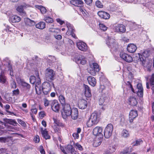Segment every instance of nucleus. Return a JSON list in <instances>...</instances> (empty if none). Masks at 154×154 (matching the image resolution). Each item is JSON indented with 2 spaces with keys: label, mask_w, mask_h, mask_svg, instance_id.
<instances>
[{
  "label": "nucleus",
  "mask_w": 154,
  "mask_h": 154,
  "mask_svg": "<svg viewBox=\"0 0 154 154\" xmlns=\"http://www.w3.org/2000/svg\"><path fill=\"white\" fill-rule=\"evenodd\" d=\"M142 142L143 141L141 140H137L135 142H134L133 143V145L134 146H137L140 145V144L142 143Z\"/></svg>",
  "instance_id": "nucleus-51"
},
{
  "label": "nucleus",
  "mask_w": 154,
  "mask_h": 154,
  "mask_svg": "<svg viewBox=\"0 0 154 154\" xmlns=\"http://www.w3.org/2000/svg\"><path fill=\"white\" fill-rule=\"evenodd\" d=\"M70 116L73 120L77 119L78 116V112L77 108L73 109L71 111Z\"/></svg>",
  "instance_id": "nucleus-23"
},
{
  "label": "nucleus",
  "mask_w": 154,
  "mask_h": 154,
  "mask_svg": "<svg viewBox=\"0 0 154 154\" xmlns=\"http://www.w3.org/2000/svg\"><path fill=\"white\" fill-rule=\"evenodd\" d=\"M87 80L89 84L92 86H94L96 84L95 79L92 76H89L87 78Z\"/></svg>",
  "instance_id": "nucleus-25"
},
{
  "label": "nucleus",
  "mask_w": 154,
  "mask_h": 154,
  "mask_svg": "<svg viewBox=\"0 0 154 154\" xmlns=\"http://www.w3.org/2000/svg\"><path fill=\"white\" fill-rule=\"evenodd\" d=\"M38 78H39L38 76L37 79H36V77L34 76H30L29 78L30 83L32 84H34V83L35 84L36 82L37 81Z\"/></svg>",
  "instance_id": "nucleus-40"
},
{
  "label": "nucleus",
  "mask_w": 154,
  "mask_h": 154,
  "mask_svg": "<svg viewBox=\"0 0 154 154\" xmlns=\"http://www.w3.org/2000/svg\"><path fill=\"white\" fill-rule=\"evenodd\" d=\"M137 48L136 45L133 44H129L127 47V50L128 51L131 53L135 52Z\"/></svg>",
  "instance_id": "nucleus-24"
},
{
  "label": "nucleus",
  "mask_w": 154,
  "mask_h": 154,
  "mask_svg": "<svg viewBox=\"0 0 154 154\" xmlns=\"http://www.w3.org/2000/svg\"><path fill=\"white\" fill-rule=\"evenodd\" d=\"M6 81V77L3 74L0 73V83L4 84Z\"/></svg>",
  "instance_id": "nucleus-43"
},
{
  "label": "nucleus",
  "mask_w": 154,
  "mask_h": 154,
  "mask_svg": "<svg viewBox=\"0 0 154 154\" xmlns=\"http://www.w3.org/2000/svg\"><path fill=\"white\" fill-rule=\"evenodd\" d=\"M19 94V90L18 89L13 91V95L17 96Z\"/></svg>",
  "instance_id": "nucleus-56"
},
{
  "label": "nucleus",
  "mask_w": 154,
  "mask_h": 154,
  "mask_svg": "<svg viewBox=\"0 0 154 154\" xmlns=\"http://www.w3.org/2000/svg\"><path fill=\"white\" fill-rule=\"evenodd\" d=\"M99 114L97 112H94L91 114L90 119L97 124L99 122Z\"/></svg>",
  "instance_id": "nucleus-17"
},
{
  "label": "nucleus",
  "mask_w": 154,
  "mask_h": 154,
  "mask_svg": "<svg viewBox=\"0 0 154 154\" xmlns=\"http://www.w3.org/2000/svg\"><path fill=\"white\" fill-rule=\"evenodd\" d=\"M121 135L123 137L126 138L129 136L130 134L128 131L126 129H123Z\"/></svg>",
  "instance_id": "nucleus-34"
},
{
  "label": "nucleus",
  "mask_w": 154,
  "mask_h": 154,
  "mask_svg": "<svg viewBox=\"0 0 154 154\" xmlns=\"http://www.w3.org/2000/svg\"><path fill=\"white\" fill-rule=\"evenodd\" d=\"M55 73L53 70L50 69H46L45 76L47 80L51 82L54 79Z\"/></svg>",
  "instance_id": "nucleus-7"
},
{
  "label": "nucleus",
  "mask_w": 154,
  "mask_h": 154,
  "mask_svg": "<svg viewBox=\"0 0 154 154\" xmlns=\"http://www.w3.org/2000/svg\"><path fill=\"white\" fill-rule=\"evenodd\" d=\"M96 125L92 120L90 119L87 123V125L88 127H90L94 125Z\"/></svg>",
  "instance_id": "nucleus-48"
},
{
  "label": "nucleus",
  "mask_w": 154,
  "mask_h": 154,
  "mask_svg": "<svg viewBox=\"0 0 154 154\" xmlns=\"http://www.w3.org/2000/svg\"><path fill=\"white\" fill-rule=\"evenodd\" d=\"M128 101L130 105L132 106H135L137 103V100L134 97H130L128 99Z\"/></svg>",
  "instance_id": "nucleus-27"
},
{
  "label": "nucleus",
  "mask_w": 154,
  "mask_h": 154,
  "mask_svg": "<svg viewBox=\"0 0 154 154\" xmlns=\"http://www.w3.org/2000/svg\"><path fill=\"white\" fill-rule=\"evenodd\" d=\"M56 21L57 23H59L60 25H62L65 22L64 21L61 20L60 18H57L56 19Z\"/></svg>",
  "instance_id": "nucleus-62"
},
{
  "label": "nucleus",
  "mask_w": 154,
  "mask_h": 154,
  "mask_svg": "<svg viewBox=\"0 0 154 154\" xmlns=\"http://www.w3.org/2000/svg\"><path fill=\"white\" fill-rule=\"evenodd\" d=\"M96 5L97 7L99 8H102L103 7V5L98 0L96 2Z\"/></svg>",
  "instance_id": "nucleus-53"
},
{
  "label": "nucleus",
  "mask_w": 154,
  "mask_h": 154,
  "mask_svg": "<svg viewBox=\"0 0 154 154\" xmlns=\"http://www.w3.org/2000/svg\"><path fill=\"white\" fill-rule=\"evenodd\" d=\"M109 99L106 96V93L102 94L100 97L99 100V104L100 105H102V109H105L106 106V105L109 102Z\"/></svg>",
  "instance_id": "nucleus-4"
},
{
  "label": "nucleus",
  "mask_w": 154,
  "mask_h": 154,
  "mask_svg": "<svg viewBox=\"0 0 154 154\" xmlns=\"http://www.w3.org/2000/svg\"><path fill=\"white\" fill-rule=\"evenodd\" d=\"M43 89V87L41 86L40 79L39 78H38L35 86V89L37 94H40Z\"/></svg>",
  "instance_id": "nucleus-11"
},
{
  "label": "nucleus",
  "mask_w": 154,
  "mask_h": 154,
  "mask_svg": "<svg viewBox=\"0 0 154 154\" xmlns=\"http://www.w3.org/2000/svg\"><path fill=\"white\" fill-rule=\"evenodd\" d=\"M126 85L130 88L132 91L134 93H137V95L140 97H142L143 95V89L142 85L141 83H138L137 85V88L134 90L131 83L128 81L126 83Z\"/></svg>",
  "instance_id": "nucleus-2"
},
{
  "label": "nucleus",
  "mask_w": 154,
  "mask_h": 154,
  "mask_svg": "<svg viewBox=\"0 0 154 154\" xmlns=\"http://www.w3.org/2000/svg\"><path fill=\"white\" fill-rule=\"evenodd\" d=\"M71 4L78 7H81L83 3L82 0H71L70 1Z\"/></svg>",
  "instance_id": "nucleus-26"
},
{
  "label": "nucleus",
  "mask_w": 154,
  "mask_h": 154,
  "mask_svg": "<svg viewBox=\"0 0 154 154\" xmlns=\"http://www.w3.org/2000/svg\"><path fill=\"white\" fill-rule=\"evenodd\" d=\"M131 29H132V30L135 29H136V28L137 27V25L135 23H133L131 25Z\"/></svg>",
  "instance_id": "nucleus-64"
},
{
  "label": "nucleus",
  "mask_w": 154,
  "mask_h": 154,
  "mask_svg": "<svg viewBox=\"0 0 154 154\" xmlns=\"http://www.w3.org/2000/svg\"><path fill=\"white\" fill-rule=\"evenodd\" d=\"M5 99L7 101L10 102H11L12 101V98L8 95L5 96Z\"/></svg>",
  "instance_id": "nucleus-57"
},
{
  "label": "nucleus",
  "mask_w": 154,
  "mask_h": 154,
  "mask_svg": "<svg viewBox=\"0 0 154 154\" xmlns=\"http://www.w3.org/2000/svg\"><path fill=\"white\" fill-rule=\"evenodd\" d=\"M85 96L86 98V99L87 100H89L91 96V91H85Z\"/></svg>",
  "instance_id": "nucleus-50"
},
{
  "label": "nucleus",
  "mask_w": 154,
  "mask_h": 154,
  "mask_svg": "<svg viewBox=\"0 0 154 154\" xmlns=\"http://www.w3.org/2000/svg\"><path fill=\"white\" fill-rule=\"evenodd\" d=\"M99 26L100 29L103 31H105L107 29V27L102 23H100Z\"/></svg>",
  "instance_id": "nucleus-52"
},
{
  "label": "nucleus",
  "mask_w": 154,
  "mask_h": 154,
  "mask_svg": "<svg viewBox=\"0 0 154 154\" xmlns=\"http://www.w3.org/2000/svg\"><path fill=\"white\" fill-rule=\"evenodd\" d=\"M105 89V87L104 85H101L100 88V91H101L102 94H104Z\"/></svg>",
  "instance_id": "nucleus-61"
},
{
  "label": "nucleus",
  "mask_w": 154,
  "mask_h": 154,
  "mask_svg": "<svg viewBox=\"0 0 154 154\" xmlns=\"http://www.w3.org/2000/svg\"><path fill=\"white\" fill-rule=\"evenodd\" d=\"M43 85L44 87H43L42 92L45 95H47L49 93L51 90L52 85L54 87L53 82L51 83V84L49 82H46Z\"/></svg>",
  "instance_id": "nucleus-9"
},
{
  "label": "nucleus",
  "mask_w": 154,
  "mask_h": 154,
  "mask_svg": "<svg viewBox=\"0 0 154 154\" xmlns=\"http://www.w3.org/2000/svg\"><path fill=\"white\" fill-rule=\"evenodd\" d=\"M51 109L53 111L56 112H59L60 105L57 100H51Z\"/></svg>",
  "instance_id": "nucleus-8"
},
{
  "label": "nucleus",
  "mask_w": 154,
  "mask_h": 154,
  "mask_svg": "<svg viewBox=\"0 0 154 154\" xmlns=\"http://www.w3.org/2000/svg\"><path fill=\"white\" fill-rule=\"evenodd\" d=\"M6 122L9 124L14 125H16L17 123L15 120L12 119H7Z\"/></svg>",
  "instance_id": "nucleus-47"
},
{
  "label": "nucleus",
  "mask_w": 154,
  "mask_h": 154,
  "mask_svg": "<svg viewBox=\"0 0 154 154\" xmlns=\"http://www.w3.org/2000/svg\"><path fill=\"white\" fill-rule=\"evenodd\" d=\"M87 104V102L86 100L82 99L79 101L78 105L79 109H84L86 108Z\"/></svg>",
  "instance_id": "nucleus-20"
},
{
  "label": "nucleus",
  "mask_w": 154,
  "mask_h": 154,
  "mask_svg": "<svg viewBox=\"0 0 154 154\" xmlns=\"http://www.w3.org/2000/svg\"><path fill=\"white\" fill-rule=\"evenodd\" d=\"M35 25L36 28L40 29H43L45 27V23L43 22H40Z\"/></svg>",
  "instance_id": "nucleus-29"
},
{
  "label": "nucleus",
  "mask_w": 154,
  "mask_h": 154,
  "mask_svg": "<svg viewBox=\"0 0 154 154\" xmlns=\"http://www.w3.org/2000/svg\"><path fill=\"white\" fill-rule=\"evenodd\" d=\"M44 19L46 22L48 23H52L54 21L53 19L48 16H45Z\"/></svg>",
  "instance_id": "nucleus-39"
},
{
  "label": "nucleus",
  "mask_w": 154,
  "mask_h": 154,
  "mask_svg": "<svg viewBox=\"0 0 154 154\" xmlns=\"http://www.w3.org/2000/svg\"><path fill=\"white\" fill-rule=\"evenodd\" d=\"M150 85L151 87V89L152 91H154V74H152L150 79Z\"/></svg>",
  "instance_id": "nucleus-42"
},
{
  "label": "nucleus",
  "mask_w": 154,
  "mask_h": 154,
  "mask_svg": "<svg viewBox=\"0 0 154 154\" xmlns=\"http://www.w3.org/2000/svg\"><path fill=\"white\" fill-rule=\"evenodd\" d=\"M138 116L137 111L136 110H131L129 113V116L135 118Z\"/></svg>",
  "instance_id": "nucleus-37"
},
{
  "label": "nucleus",
  "mask_w": 154,
  "mask_h": 154,
  "mask_svg": "<svg viewBox=\"0 0 154 154\" xmlns=\"http://www.w3.org/2000/svg\"><path fill=\"white\" fill-rule=\"evenodd\" d=\"M83 87L85 90V92L91 91L90 88L88 85L84 84L83 85Z\"/></svg>",
  "instance_id": "nucleus-60"
},
{
  "label": "nucleus",
  "mask_w": 154,
  "mask_h": 154,
  "mask_svg": "<svg viewBox=\"0 0 154 154\" xmlns=\"http://www.w3.org/2000/svg\"><path fill=\"white\" fill-rule=\"evenodd\" d=\"M75 61L77 63L81 64L82 65H85L87 62L85 57L82 55H79L75 58Z\"/></svg>",
  "instance_id": "nucleus-14"
},
{
  "label": "nucleus",
  "mask_w": 154,
  "mask_h": 154,
  "mask_svg": "<svg viewBox=\"0 0 154 154\" xmlns=\"http://www.w3.org/2000/svg\"><path fill=\"white\" fill-rule=\"evenodd\" d=\"M62 111L61 112L62 117L63 119H66L67 117L70 116V113L72 109L70 105L68 104L62 106Z\"/></svg>",
  "instance_id": "nucleus-3"
},
{
  "label": "nucleus",
  "mask_w": 154,
  "mask_h": 154,
  "mask_svg": "<svg viewBox=\"0 0 154 154\" xmlns=\"http://www.w3.org/2000/svg\"><path fill=\"white\" fill-rule=\"evenodd\" d=\"M21 84L22 86L27 88L29 91L31 88L30 85L24 81H21Z\"/></svg>",
  "instance_id": "nucleus-41"
},
{
  "label": "nucleus",
  "mask_w": 154,
  "mask_h": 154,
  "mask_svg": "<svg viewBox=\"0 0 154 154\" xmlns=\"http://www.w3.org/2000/svg\"><path fill=\"white\" fill-rule=\"evenodd\" d=\"M35 7L37 9H39L42 14H45L47 10L44 7L41 5H35Z\"/></svg>",
  "instance_id": "nucleus-35"
},
{
  "label": "nucleus",
  "mask_w": 154,
  "mask_h": 154,
  "mask_svg": "<svg viewBox=\"0 0 154 154\" xmlns=\"http://www.w3.org/2000/svg\"><path fill=\"white\" fill-rule=\"evenodd\" d=\"M134 60H136L137 62H139L140 63L145 67L146 68L147 70L150 71V68L152 65V62L151 60H148L147 61V58L142 55L138 54V57L136 56L134 58Z\"/></svg>",
  "instance_id": "nucleus-1"
},
{
  "label": "nucleus",
  "mask_w": 154,
  "mask_h": 154,
  "mask_svg": "<svg viewBox=\"0 0 154 154\" xmlns=\"http://www.w3.org/2000/svg\"><path fill=\"white\" fill-rule=\"evenodd\" d=\"M7 130L9 131L10 132H14L15 131L14 130H16L17 128L16 127H13L11 125H8V127L7 128Z\"/></svg>",
  "instance_id": "nucleus-49"
},
{
  "label": "nucleus",
  "mask_w": 154,
  "mask_h": 154,
  "mask_svg": "<svg viewBox=\"0 0 154 154\" xmlns=\"http://www.w3.org/2000/svg\"><path fill=\"white\" fill-rule=\"evenodd\" d=\"M34 140L35 143H38L40 140L39 137L38 135H36L34 137Z\"/></svg>",
  "instance_id": "nucleus-58"
},
{
  "label": "nucleus",
  "mask_w": 154,
  "mask_h": 154,
  "mask_svg": "<svg viewBox=\"0 0 154 154\" xmlns=\"http://www.w3.org/2000/svg\"><path fill=\"white\" fill-rule=\"evenodd\" d=\"M3 62L4 63V64L5 66H6L8 68V70L10 71V75H11V71H12V68L11 64V63L10 60L8 58L6 57L3 60Z\"/></svg>",
  "instance_id": "nucleus-21"
},
{
  "label": "nucleus",
  "mask_w": 154,
  "mask_h": 154,
  "mask_svg": "<svg viewBox=\"0 0 154 154\" xmlns=\"http://www.w3.org/2000/svg\"><path fill=\"white\" fill-rule=\"evenodd\" d=\"M82 13L83 16H84V17H85V18H86L87 17H88V13L86 11V10H82Z\"/></svg>",
  "instance_id": "nucleus-55"
},
{
  "label": "nucleus",
  "mask_w": 154,
  "mask_h": 154,
  "mask_svg": "<svg viewBox=\"0 0 154 154\" xmlns=\"http://www.w3.org/2000/svg\"><path fill=\"white\" fill-rule=\"evenodd\" d=\"M10 19L11 21L13 23H18L21 20L20 17L17 15H14L11 17Z\"/></svg>",
  "instance_id": "nucleus-28"
},
{
  "label": "nucleus",
  "mask_w": 154,
  "mask_h": 154,
  "mask_svg": "<svg viewBox=\"0 0 154 154\" xmlns=\"http://www.w3.org/2000/svg\"><path fill=\"white\" fill-rule=\"evenodd\" d=\"M9 138V137H0V143H3L8 142V139Z\"/></svg>",
  "instance_id": "nucleus-44"
},
{
  "label": "nucleus",
  "mask_w": 154,
  "mask_h": 154,
  "mask_svg": "<svg viewBox=\"0 0 154 154\" xmlns=\"http://www.w3.org/2000/svg\"><path fill=\"white\" fill-rule=\"evenodd\" d=\"M113 130V127L111 124H108L105 128L104 132V137L108 138L112 135Z\"/></svg>",
  "instance_id": "nucleus-5"
},
{
  "label": "nucleus",
  "mask_w": 154,
  "mask_h": 154,
  "mask_svg": "<svg viewBox=\"0 0 154 154\" xmlns=\"http://www.w3.org/2000/svg\"><path fill=\"white\" fill-rule=\"evenodd\" d=\"M114 29L115 31L117 32H124L126 30L125 26L123 25L120 24L115 25Z\"/></svg>",
  "instance_id": "nucleus-15"
},
{
  "label": "nucleus",
  "mask_w": 154,
  "mask_h": 154,
  "mask_svg": "<svg viewBox=\"0 0 154 154\" xmlns=\"http://www.w3.org/2000/svg\"><path fill=\"white\" fill-rule=\"evenodd\" d=\"M51 101L45 99L44 101V105L45 106H48L49 104L51 105Z\"/></svg>",
  "instance_id": "nucleus-59"
},
{
  "label": "nucleus",
  "mask_w": 154,
  "mask_h": 154,
  "mask_svg": "<svg viewBox=\"0 0 154 154\" xmlns=\"http://www.w3.org/2000/svg\"><path fill=\"white\" fill-rule=\"evenodd\" d=\"M120 123L122 126H128L127 120L124 116H121Z\"/></svg>",
  "instance_id": "nucleus-30"
},
{
  "label": "nucleus",
  "mask_w": 154,
  "mask_h": 154,
  "mask_svg": "<svg viewBox=\"0 0 154 154\" xmlns=\"http://www.w3.org/2000/svg\"><path fill=\"white\" fill-rule=\"evenodd\" d=\"M28 6V5L27 4L23 3L22 5L18 6L17 8V10L19 13L20 15L25 16L26 15V14L24 9L27 8Z\"/></svg>",
  "instance_id": "nucleus-10"
},
{
  "label": "nucleus",
  "mask_w": 154,
  "mask_h": 154,
  "mask_svg": "<svg viewBox=\"0 0 154 154\" xmlns=\"http://www.w3.org/2000/svg\"><path fill=\"white\" fill-rule=\"evenodd\" d=\"M76 45L78 48L81 51H86L88 50V46L86 44L83 42H78Z\"/></svg>",
  "instance_id": "nucleus-13"
},
{
  "label": "nucleus",
  "mask_w": 154,
  "mask_h": 154,
  "mask_svg": "<svg viewBox=\"0 0 154 154\" xmlns=\"http://www.w3.org/2000/svg\"><path fill=\"white\" fill-rule=\"evenodd\" d=\"M49 31L51 32H58L60 31V30L57 28H50L49 29Z\"/></svg>",
  "instance_id": "nucleus-54"
},
{
  "label": "nucleus",
  "mask_w": 154,
  "mask_h": 154,
  "mask_svg": "<svg viewBox=\"0 0 154 154\" xmlns=\"http://www.w3.org/2000/svg\"><path fill=\"white\" fill-rule=\"evenodd\" d=\"M67 26L68 29V30L66 32L67 34H69V32H73V31H75L73 29V26L70 23H68L67 24Z\"/></svg>",
  "instance_id": "nucleus-38"
},
{
  "label": "nucleus",
  "mask_w": 154,
  "mask_h": 154,
  "mask_svg": "<svg viewBox=\"0 0 154 154\" xmlns=\"http://www.w3.org/2000/svg\"><path fill=\"white\" fill-rule=\"evenodd\" d=\"M74 146L76 149L80 151L83 150V148L82 146L79 143H76L75 144Z\"/></svg>",
  "instance_id": "nucleus-46"
},
{
  "label": "nucleus",
  "mask_w": 154,
  "mask_h": 154,
  "mask_svg": "<svg viewBox=\"0 0 154 154\" xmlns=\"http://www.w3.org/2000/svg\"><path fill=\"white\" fill-rule=\"evenodd\" d=\"M100 68L98 64L96 63H93L90 64V68L89 70V72L93 75H95L96 72L100 70Z\"/></svg>",
  "instance_id": "nucleus-6"
},
{
  "label": "nucleus",
  "mask_w": 154,
  "mask_h": 154,
  "mask_svg": "<svg viewBox=\"0 0 154 154\" xmlns=\"http://www.w3.org/2000/svg\"><path fill=\"white\" fill-rule=\"evenodd\" d=\"M24 21L26 26L31 27L35 25V24L34 21L27 18H25Z\"/></svg>",
  "instance_id": "nucleus-22"
},
{
  "label": "nucleus",
  "mask_w": 154,
  "mask_h": 154,
  "mask_svg": "<svg viewBox=\"0 0 154 154\" xmlns=\"http://www.w3.org/2000/svg\"><path fill=\"white\" fill-rule=\"evenodd\" d=\"M103 129L102 128L98 126L95 128L93 131V134L95 136H103L102 133Z\"/></svg>",
  "instance_id": "nucleus-16"
},
{
  "label": "nucleus",
  "mask_w": 154,
  "mask_h": 154,
  "mask_svg": "<svg viewBox=\"0 0 154 154\" xmlns=\"http://www.w3.org/2000/svg\"><path fill=\"white\" fill-rule=\"evenodd\" d=\"M106 44L109 48H113L116 45L115 43V39L111 37H108Z\"/></svg>",
  "instance_id": "nucleus-18"
},
{
  "label": "nucleus",
  "mask_w": 154,
  "mask_h": 154,
  "mask_svg": "<svg viewBox=\"0 0 154 154\" xmlns=\"http://www.w3.org/2000/svg\"><path fill=\"white\" fill-rule=\"evenodd\" d=\"M66 149L68 152H71L72 151L74 150V148L73 146L71 145H68L66 148Z\"/></svg>",
  "instance_id": "nucleus-45"
},
{
  "label": "nucleus",
  "mask_w": 154,
  "mask_h": 154,
  "mask_svg": "<svg viewBox=\"0 0 154 154\" xmlns=\"http://www.w3.org/2000/svg\"><path fill=\"white\" fill-rule=\"evenodd\" d=\"M41 133L45 139H49L50 138V136L48 134V131L46 130H41Z\"/></svg>",
  "instance_id": "nucleus-33"
},
{
  "label": "nucleus",
  "mask_w": 154,
  "mask_h": 154,
  "mask_svg": "<svg viewBox=\"0 0 154 154\" xmlns=\"http://www.w3.org/2000/svg\"><path fill=\"white\" fill-rule=\"evenodd\" d=\"M59 99L62 106H63L67 104L65 103V97L63 95L60 94L59 95Z\"/></svg>",
  "instance_id": "nucleus-32"
},
{
  "label": "nucleus",
  "mask_w": 154,
  "mask_h": 154,
  "mask_svg": "<svg viewBox=\"0 0 154 154\" xmlns=\"http://www.w3.org/2000/svg\"><path fill=\"white\" fill-rule=\"evenodd\" d=\"M39 151L41 154H45V152L42 146H40Z\"/></svg>",
  "instance_id": "nucleus-63"
},
{
  "label": "nucleus",
  "mask_w": 154,
  "mask_h": 154,
  "mask_svg": "<svg viewBox=\"0 0 154 154\" xmlns=\"http://www.w3.org/2000/svg\"><path fill=\"white\" fill-rule=\"evenodd\" d=\"M120 57L128 62H131L133 60L132 58L130 55L125 53H121L120 54Z\"/></svg>",
  "instance_id": "nucleus-12"
},
{
  "label": "nucleus",
  "mask_w": 154,
  "mask_h": 154,
  "mask_svg": "<svg viewBox=\"0 0 154 154\" xmlns=\"http://www.w3.org/2000/svg\"><path fill=\"white\" fill-rule=\"evenodd\" d=\"M135 118H131V117L129 116V121L130 124L129 125V127L130 128H134L136 127V125L135 124H134L133 120Z\"/></svg>",
  "instance_id": "nucleus-36"
},
{
  "label": "nucleus",
  "mask_w": 154,
  "mask_h": 154,
  "mask_svg": "<svg viewBox=\"0 0 154 154\" xmlns=\"http://www.w3.org/2000/svg\"><path fill=\"white\" fill-rule=\"evenodd\" d=\"M102 142V140L98 138H96L94 141L93 145L94 146L97 147L100 145Z\"/></svg>",
  "instance_id": "nucleus-31"
},
{
  "label": "nucleus",
  "mask_w": 154,
  "mask_h": 154,
  "mask_svg": "<svg viewBox=\"0 0 154 154\" xmlns=\"http://www.w3.org/2000/svg\"><path fill=\"white\" fill-rule=\"evenodd\" d=\"M97 14L100 18L105 20L109 19L110 17L109 14L106 12L102 11H99L97 13Z\"/></svg>",
  "instance_id": "nucleus-19"
}]
</instances>
